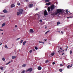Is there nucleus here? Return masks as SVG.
Instances as JSON below:
<instances>
[{
    "instance_id": "nucleus-30",
    "label": "nucleus",
    "mask_w": 73,
    "mask_h": 73,
    "mask_svg": "<svg viewBox=\"0 0 73 73\" xmlns=\"http://www.w3.org/2000/svg\"><path fill=\"white\" fill-rule=\"evenodd\" d=\"M3 61H5V58H3L2 59Z\"/></svg>"
},
{
    "instance_id": "nucleus-59",
    "label": "nucleus",
    "mask_w": 73,
    "mask_h": 73,
    "mask_svg": "<svg viewBox=\"0 0 73 73\" xmlns=\"http://www.w3.org/2000/svg\"><path fill=\"white\" fill-rule=\"evenodd\" d=\"M59 33H60V31H59Z\"/></svg>"
},
{
    "instance_id": "nucleus-28",
    "label": "nucleus",
    "mask_w": 73,
    "mask_h": 73,
    "mask_svg": "<svg viewBox=\"0 0 73 73\" xmlns=\"http://www.w3.org/2000/svg\"><path fill=\"white\" fill-rule=\"evenodd\" d=\"M35 49L36 50H37L38 49V48L36 46L35 47Z\"/></svg>"
},
{
    "instance_id": "nucleus-61",
    "label": "nucleus",
    "mask_w": 73,
    "mask_h": 73,
    "mask_svg": "<svg viewBox=\"0 0 73 73\" xmlns=\"http://www.w3.org/2000/svg\"><path fill=\"white\" fill-rule=\"evenodd\" d=\"M0 20H1V19H0Z\"/></svg>"
},
{
    "instance_id": "nucleus-45",
    "label": "nucleus",
    "mask_w": 73,
    "mask_h": 73,
    "mask_svg": "<svg viewBox=\"0 0 73 73\" xmlns=\"http://www.w3.org/2000/svg\"><path fill=\"white\" fill-rule=\"evenodd\" d=\"M60 50H59L58 51V53H60Z\"/></svg>"
},
{
    "instance_id": "nucleus-12",
    "label": "nucleus",
    "mask_w": 73,
    "mask_h": 73,
    "mask_svg": "<svg viewBox=\"0 0 73 73\" xmlns=\"http://www.w3.org/2000/svg\"><path fill=\"white\" fill-rule=\"evenodd\" d=\"M21 14V13L19 11V12H17V15L18 16L19 15H20V14Z\"/></svg>"
},
{
    "instance_id": "nucleus-52",
    "label": "nucleus",
    "mask_w": 73,
    "mask_h": 73,
    "mask_svg": "<svg viewBox=\"0 0 73 73\" xmlns=\"http://www.w3.org/2000/svg\"><path fill=\"white\" fill-rule=\"evenodd\" d=\"M61 33H62H62H63L62 32V31H61Z\"/></svg>"
},
{
    "instance_id": "nucleus-29",
    "label": "nucleus",
    "mask_w": 73,
    "mask_h": 73,
    "mask_svg": "<svg viewBox=\"0 0 73 73\" xmlns=\"http://www.w3.org/2000/svg\"><path fill=\"white\" fill-rule=\"evenodd\" d=\"M70 54H72V50H70Z\"/></svg>"
},
{
    "instance_id": "nucleus-51",
    "label": "nucleus",
    "mask_w": 73,
    "mask_h": 73,
    "mask_svg": "<svg viewBox=\"0 0 73 73\" xmlns=\"http://www.w3.org/2000/svg\"><path fill=\"white\" fill-rule=\"evenodd\" d=\"M64 53H63L62 54V56H63V55H64Z\"/></svg>"
},
{
    "instance_id": "nucleus-50",
    "label": "nucleus",
    "mask_w": 73,
    "mask_h": 73,
    "mask_svg": "<svg viewBox=\"0 0 73 73\" xmlns=\"http://www.w3.org/2000/svg\"><path fill=\"white\" fill-rule=\"evenodd\" d=\"M17 27V25H15V28H16V27Z\"/></svg>"
},
{
    "instance_id": "nucleus-40",
    "label": "nucleus",
    "mask_w": 73,
    "mask_h": 73,
    "mask_svg": "<svg viewBox=\"0 0 73 73\" xmlns=\"http://www.w3.org/2000/svg\"><path fill=\"white\" fill-rule=\"evenodd\" d=\"M44 41H47V39H45L44 40Z\"/></svg>"
},
{
    "instance_id": "nucleus-32",
    "label": "nucleus",
    "mask_w": 73,
    "mask_h": 73,
    "mask_svg": "<svg viewBox=\"0 0 73 73\" xmlns=\"http://www.w3.org/2000/svg\"><path fill=\"white\" fill-rule=\"evenodd\" d=\"M17 5H20V3H17Z\"/></svg>"
},
{
    "instance_id": "nucleus-33",
    "label": "nucleus",
    "mask_w": 73,
    "mask_h": 73,
    "mask_svg": "<svg viewBox=\"0 0 73 73\" xmlns=\"http://www.w3.org/2000/svg\"><path fill=\"white\" fill-rule=\"evenodd\" d=\"M23 40H21V43H23Z\"/></svg>"
},
{
    "instance_id": "nucleus-13",
    "label": "nucleus",
    "mask_w": 73,
    "mask_h": 73,
    "mask_svg": "<svg viewBox=\"0 0 73 73\" xmlns=\"http://www.w3.org/2000/svg\"><path fill=\"white\" fill-rule=\"evenodd\" d=\"M15 5L13 4L11 5V8H13V7H15Z\"/></svg>"
},
{
    "instance_id": "nucleus-1",
    "label": "nucleus",
    "mask_w": 73,
    "mask_h": 73,
    "mask_svg": "<svg viewBox=\"0 0 73 73\" xmlns=\"http://www.w3.org/2000/svg\"><path fill=\"white\" fill-rule=\"evenodd\" d=\"M56 11L57 12H55L54 13V14L56 15H57L58 13L60 15L62 13V10L61 9H57Z\"/></svg>"
},
{
    "instance_id": "nucleus-39",
    "label": "nucleus",
    "mask_w": 73,
    "mask_h": 73,
    "mask_svg": "<svg viewBox=\"0 0 73 73\" xmlns=\"http://www.w3.org/2000/svg\"><path fill=\"white\" fill-rule=\"evenodd\" d=\"M52 64H53V65H54V64H55V62H53Z\"/></svg>"
},
{
    "instance_id": "nucleus-49",
    "label": "nucleus",
    "mask_w": 73,
    "mask_h": 73,
    "mask_svg": "<svg viewBox=\"0 0 73 73\" xmlns=\"http://www.w3.org/2000/svg\"><path fill=\"white\" fill-rule=\"evenodd\" d=\"M49 32V31H48L47 32H46L48 33V32Z\"/></svg>"
},
{
    "instance_id": "nucleus-20",
    "label": "nucleus",
    "mask_w": 73,
    "mask_h": 73,
    "mask_svg": "<svg viewBox=\"0 0 73 73\" xmlns=\"http://www.w3.org/2000/svg\"><path fill=\"white\" fill-rule=\"evenodd\" d=\"M38 42L39 43H42V44H44V42H43L38 41Z\"/></svg>"
},
{
    "instance_id": "nucleus-23",
    "label": "nucleus",
    "mask_w": 73,
    "mask_h": 73,
    "mask_svg": "<svg viewBox=\"0 0 73 73\" xmlns=\"http://www.w3.org/2000/svg\"><path fill=\"white\" fill-rule=\"evenodd\" d=\"M10 62H11V61H10L9 62L7 63L6 64V65H9V64H10Z\"/></svg>"
},
{
    "instance_id": "nucleus-3",
    "label": "nucleus",
    "mask_w": 73,
    "mask_h": 73,
    "mask_svg": "<svg viewBox=\"0 0 73 73\" xmlns=\"http://www.w3.org/2000/svg\"><path fill=\"white\" fill-rule=\"evenodd\" d=\"M54 5H53L51 6L50 8L52 11L54 9Z\"/></svg>"
},
{
    "instance_id": "nucleus-15",
    "label": "nucleus",
    "mask_w": 73,
    "mask_h": 73,
    "mask_svg": "<svg viewBox=\"0 0 73 73\" xmlns=\"http://www.w3.org/2000/svg\"><path fill=\"white\" fill-rule=\"evenodd\" d=\"M15 58H16V56H13L12 57V59H15Z\"/></svg>"
},
{
    "instance_id": "nucleus-16",
    "label": "nucleus",
    "mask_w": 73,
    "mask_h": 73,
    "mask_svg": "<svg viewBox=\"0 0 73 73\" xmlns=\"http://www.w3.org/2000/svg\"><path fill=\"white\" fill-rule=\"evenodd\" d=\"M5 23H4L1 26L2 27H4V26H5Z\"/></svg>"
},
{
    "instance_id": "nucleus-27",
    "label": "nucleus",
    "mask_w": 73,
    "mask_h": 73,
    "mask_svg": "<svg viewBox=\"0 0 73 73\" xmlns=\"http://www.w3.org/2000/svg\"><path fill=\"white\" fill-rule=\"evenodd\" d=\"M67 19H69V18H72V17H67Z\"/></svg>"
},
{
    "instance_id": "nucleus-34",
    "label": "nucleus",
    "mask_w": 73,
    "mask_h": 73,
    "mask_svg": "<svg viewBox=\"0 0 73 73\" xmlns=\"http://www.w3.org/2000/svg\"><path fill=\"white\" fill-rule=\"evenodd\" d=\"M49 62V61H48V60H46V61L45 62V63H47V62Z\"/></svg>"
},
{
    "instance_id": "nucleus-56",
    "label": "nucleus",
    "mask_w": 73,
    "mask_h": 73,
    "mask_svg": "<svg viewBox=\"0 0 73 73\" xmlns=\"http://www.w3.org/2000/svg\"><path fill=\"white\" fill-rule=\"evenodd\" d=\"M2 35H3V34H4V33H2Z\"/></svg>"
},
{
    "instance_id": "nucleus-26",
    "label": "nucleus",
    "mask_w": 73,
    "mask_h": 73,
    "mask_svg": "<svg viewBox=\"0 0 73 73\" xmlns=\"http://www.w3.org/2000/svg\"><path fill=\"white\" fill-rule=\"evenodd\" d=\"M69 67H70V65H68L67 66V68L68 69H69Z\"/></svg>"
},
{
    "instance_id": "nucleus-47",
    "label": "nucleus",
    "mask_w": 73,
    "mask_h": 73,
    "mask_svg": "<svg viewBox=\"0 0 73 73\" xmlns=\"http://www.w3.org/2000/svg\"><path fill=\"white\" fill-rule=\"evenodd\" d=\"M0 31H3V30H2V29H0Z\"/></svg>"
},
{
    "instance_id": "nucleus-54",
    "label": "nucleus",
    "mask_w": 73,
    "mask_h": 73,
    "mask_svg": "<svg viewBox=\"0 0 73 73\" xmlns=\"http://www.w3.org/2000/svg\"><path fill=\"white\" fill-rule=\"evenodd\" d=\"M60 49H61V50H62V48H60Z\"/></svg>"
},
{
    "instance_id": "nucleus-11",
    "label": "nucleus",
    "mask_w": 73,
    "mask_h": 73,
    "mask_svg": "<svg viewBox=\"0 0 73 73\" xmlns=\"http://www.w3.org/2000/svg\"><path fill=\"white\" fill-rule=\"evenodd\" d=\"M45 5H50V3L49 2V3H46Z\"/></svg>"
},
{
    "instance_id": "nucleus-36",
    "label": "nucleus",
    "mask_w": 73,
    "mask_h": 73,
    "mask_svg": "<svg viewBox=\"0 0 73 73\" xmlns=\"http://www.w3.org/2000/svg\"><path fill=\"white\" fill-rule=\"evenodd\" d=\"M29 52H30V53H32V50H31L29 51Z\"/></svg>"
},
{
    "instance_id": "nucleus-43",
    "label": "nucleus",
    "mask_w": 73,
    "mask_h": 73,
    "mask_svg": "<svg viewBox=\"0 0 73 73\" xmlns=\"http://www.w3.org/2000/svg\"><path fill=\"white\" fill-rule=\"evenodd\" d=\"M2 44H3V43H1L0 44V46L1 45H2Z\"/></svg>"
},
{
    "instance_id": "nucleus-46",
    "label": "nucleus",
    "mask_w": 73,
    "mask_h": 73,
    "mask_svg": "<svg viewBox=\"0 0 73 73\" xmlns=\"http://www.w3.org/2000/svg\"><path fill=\"white\" fill-rule=\"evenodd\" d=\"M25 1H26L27 2L28 1V0H25Z\"/></svg>"
},
{
    "instance_id": "nucleus-57",
    "label": "nucleus",
    "mask_w": 73,
    "mask_h": 73,
    "mask_svg": "<svg viewBox=\"0 0 73 73\" xmlns=\"http://www.w3.org/2000/svg\"><path fill=\"white\" fill-rule=\"evenodd\" d=\"M44 73L43 72H42V73Z\"/></svg>"
},
{
    "instance_id": "nucleus-37",
    "label": "nucleus",
    "mask_w": 73,
    "mask_h": 73,
    "mask_svg": "<svg viewBox=\"0 0 73 73\" xmlns=\"http://www.w3.org/2000/svg\"><path fill=\"white\" fill-rule=\"evenodd\" d=\"M60 66H62V64H60Z\"/></svg>"
},
{
    "instance_id": "nucleus-5",
    "label": "nucleus",
    "mask_w": 73,
    "mask_h": 73,
    "mask_svg": "<svg viewBox=\"0 0 73 73\" xmlns=\"http://www.w3.org/2000/svg\"><path fill=\"white\" fill-rule=\"evenodd\" d=\"M19 12L21 13V14H22V12H23V11H24V10L23 9H19Z\"/></svg>"
},
{
    "instance_id": "nucleus-14",
    "label": "nucleus",
    "mask_w": 73,
    "mask_h": 73,
    "mask_svg": "<svg viewBox=\"0 0 73 73\" xmlns=\"http://www.w3.org/2000/svg\"><path fill=\"white\" fill-rule=\"evenodd\" d=\"M38 70H41V66H39L38 67Z\"/></svg>"
},
{
    "instance_id": "nucleus-10",
    "label": "nucleus",
    "mask_w": 73,
    "mask_h": 73,
    "mask_svg": "<svg viewBox=\"0 0 73 73\" xmlns=\"http://www.w3.org/2000/svg\"><path fill=\"white\" fill-rule=\"evenodd\" d=\"M48 12H49L50 11V8L49 7H48Z\"/></svg>"
},
{
    "instance_id": "nucleus-38",
    "label": "nucleus",
    "mask_w": 73,
    "mask_h": 73,
    "mask_svg": "<svg viewBox=\"0 0 73 73\" xmlns=\"http://www.w3.org/2000/svg\"><path fill=\"white\" fill-rule=\"evenodd\" d=\"M19 39H20V38H18L17 39V40H19Z\"/></svg>"
},
{
    "instance_id": "nucleus-53",
    "label": "nucleus",
    "mask_w": 73,
    "mask_h": 73,
    "mask_svg": "<svg viewBox=\"0 0 73 73\" xmlns=\"http://www.w3.org/2000/svg\"><path fill=\"white\" fill-rule=\"evenodd\" d=\"M47 32H46V33H45V34H46H46H47Z\"/></svg>"
},
{
    "instance_id": "nucleus-60",
    "label": "nucleus",
    "mask_w": 73,
    "mask_h": 73,
    "mask_svg": "<svg viewBox=\"0 0 73 73\" xmlns=\"http://www.w3.org/2000/svg\"><path fill=\"white\" fill-rule=\"evenodd\" d=\"M63 52H64V50H63Z\"/></svg>"
},
{
    "instance_id": "nucleus-18",
    "label": "nucleus",
    "mask_w": 73,
    "mask_h": 73,
    "mask_svg": "<svg viewBox=\"0 0 73 73\" xmlns=\"http://www.w3.org/2000/svg\"><path fill=\"white\" fill-rule=\"evenodd\" d=\"M27 42V41H24L23 43V45H24L25 44V43Z\"/></svg>"
},
{
    "instance_id": "nucleus-17",
    "label": "nucleus",
    "mask_w": 73,
    "mask_h": 73,
    "mask_svg": "<svg viewBox=\"0 0 73 73\" xmlns=\"http://www.w3.org/2000/svg\"><path fill=\"white\" fill-rule=\"evenodd\" d=\"M27 66V64H24L22 65L23 67H25Z\"/></svg>"
},
{
    "instance_id": "nucleus-55",
    "label": "nucleus",
    "mask_w": 73,
    "mask_h": 73,
    "mask_svg": "<svg viewBox=\"0 0 73 73\" xmlns=\"http://www.w3.org/2000/svg\"><path fill=\"white\" fill-rule=\"evenodd\" d=\"M33 50H34V51H35V49H33Z\"/></svg>"
},
{
    "instance_id": "nucleus-19",
    "label": "nucleus",
    "mask_w": 73,
    "mask_h": 73,
    "mask_svg": "<svg viewBox=\"0 0 73 73\" xmlns=\"http://www.w3.org/2000/svg\"><path fill=\"white\" fill-rule=\"evenodd\" d=\"M45 2H49V0H44Z\"/></svg>"
},
{
    "instance_id": "nucleus-21",
    "label": "nucleus",
    "mask_w": 73,
    "mask_h": 73,
    "mask_svg": "<svg viewBox=\"0 0 73 73\" xmlns=\"http://www.w3.org/2000/svg\"><path fill=\"white\" fill-rule=\"evenodd\" d=\"M59 71L60 72H62V69L60 68L59 69Z\"/></svg>"
},
{
    "instance_id": "nucleus-2",
    "label": "nucleus",
    "mask_w": 73,
    "mask_h": 73,
    "mask_svg": "<svg viewBox=\"0 0 73 73\" xmlns=\"http://www.w3.org/2000/svg\"><path fill=\"white\" fill-rule=\"evenodd\" d=\"M33 70V69L32 68L28 69L27 70H26V72H31Z\"/></svg>"
},
{
    "instance_id": "nucleus-8",
    "label": "nucleus",
    "mask_w": 73,
    "mask_h": 73,
    "mask_svg": "<svg viewBox=\"0 0 73 73\" xmlns=\"http://www.w3.org/2000/svg\"><path fill=\"white\" fill-rule=\"evenodd\" d=\"M32 6H33V4H31L29 5V8H32Z\"/></svg>"
},
{
    "instance_id": "nucleus-48",
    "label": "nucleus",
    "mask_w": 73,
    "mask_h": 73,
    "mask_svg": "<svg viewBox=\"0 0 73 73\" xmlns=\"http://www.w3.org/2000/svg\"><path fill=\"white\" fill-rule=\"evenodd\" d=\"M38 8H36V11H37V10H38Z\"/></svg>"
},
{
    "instance_id": "nucleus-58",
    "label": "nucleus",
    "mask_w": 73,
    "mask_h": 73,
    "mask_svg": "<svg viewBox=\"0 0 73 73\" xmlns=\"http://www.w3.org/2000/svg\"><path fill=\"white\" fill-rule=\"evenodd\" d=\"M45 28L46 29V27H45Z\"/></svg>"
},
{
    "instance_id": "nucleus-9",
    "label": "nucleus",
    "mask_w": 73,
    "mask_h": 73,
    "mask_svg": "<svg viewBox=\"0 0 73 73\" xmlns=\"http://www.w3.org/2000/svg\"><path fill=\"white\" fill-rule=\"evenodd\" d=\"M3 11V12L5 13H7V12H8L7 11V10H6V9L4 10Z\"/></svg>"
},
{
    "instance_id": "nucleus-7",
    "label": "nucleus",
    "mask_w": 73,
    "mask_h": 73,
    "mask_svg": "<svg viewBox=\"0 0 73 73\" xmlns=\"http://www.w3.org/2000/svg\"><path fill=\"white\" fill-rule=\"evenodd\" d=\"M64 11L65 12H66V13H67V14H68V13H70V12H69V11H68V10H65Z\"/></svg>"
},
{
    "instance_id": "nucleus-25",
    "label": "nucleus",
    "mask_w": 73,
    "mask_h": 73,
    "mask_svg": "<svg viewBox=\"0 0 73 73\" xmlns=\"http://www.w3.org/2000/svg\"><path fill=\"white\" fill-rule=\"evenodd\" d=\"M60 24V22H58L57 23V25H59Z\"/></svg>"
},
{
    "instance_id": "nucleus-41",
    "label": "nucleus",
    "mask_w": 73,
    "mask_h": 73,
    "mask_svg": "<svg viewBox=\"0 0 73 73\" xmlns=\"http://www.w3.org/2000/svg\"><path fill=\"white\" fill-rule=\"evenodd\" d=\"M73 66V64H71L70 66V67H72V66Z\"/></svg>"
},
{
    "instance_id": "nucleus-24",
    "label": "nucleus",
    "mask_w": 73,
    "mask_h": 73,
    "mask_svg": "<svg viewBox=\"0 0 73 73\" xmlns=\"http://www.w3.org/2000/svg\"><path fill=\"white\" fill-rule=\"evenodd\" d=\"M5 48H6V49L8 48V46H7L6 45H5Z\"/></svg>"
},
{
    "instance_id": "nucleus-4",
    "label": "nucleus",
    "mask_w": 73,
    "mask_h": 73,
    "mask_svg": "<svg viewBox=\"0 0 73 73\" xmlns=\"http://www.w3.org/2000/svg\"><path fill=\"white\" fill-rule=\"evenodd\" d=\"M44 16H46L48 15V12L46 10H45L44 12Z\"/></svg>"
},
{
    "instance_id": "nucleus-31",
    "label": "nucleus",
    "mask_w": 73,
    "mask_h": 73,
    "mask_svg": "<svg viewBox=\"0 0 73 73\" xmlns=\"http://www.w3.org/2000/svg\"><path fill=\"white\" fill-rule=\"evenodd\" d=\"M0 69L1 70H3V67H1Z\"/></svg>"
},
{
    "instance_id": "nucleus-6",
    "label": "nucleus",
    "mask_w": 73,
    "mask_h": 73,
    "mask_svg": "<svg viewBox=\"0 0 73 73\" xmlns=\"http://www.w3.org/2000/svg\"><path fill=\"white\" fill-rule=\"evenodd\" d=\"M29 32L30 33H33L34 31H33V30L32 29H31L29 31Z\"/></svg>"
},
{
    "instance_id": "nucleus-42",
    "label": "nucleus",
    "mask_w": 73,
    "mask_h": 73,
    "mask_svg": "<svg viewBox=\"0 0 73 73\" xmlns=\"http://www.w3.org/2000/svg\"><path fill=\"white\" fill-rule=\"evenodd\" d=\"M40 22H42V20H40Z\"/></svg>"
},
{
    "instance_id": "nucleus-44",
    "label": "nucleus",
    "mask_w": 73,
    "mask_h": 73,
    "mask_svg": "<svg viewBox=\"0 0 73 73\" xmlns=\"http://www.w3.org/2000/svg\"><path fill=\"white\" fill-rule=\"evenodd\" d=\"M67 49H68V46H67L66 49V50H67Z\"/></svg>"
},
{
    "instance_id": "nucleus-22",
    "label": "nucleus",
    "mask_w": 73,
    "mask_h": 73,
    "mask_svg": "<svg viewBox=\"0 0 73 73\" xmlns=\"http://www.w3.org/2000/svg\"><path fill=\"white\" fill-rule=\"evenodd\" d=\"M52 56H54V52H53L52 53H51V54Z\"/></svg>"
},
{
    "instance_id": "nucleus-35",
    "label": "nucleus",
    "mask_w": 73,
    "mask_h": 73,
    "mask_svg": "<svg viewBox=\"0 0 73 73\" xmlns=\"http://www.w3.org/2000/svg\"><path fill=\"white\" fill-rule=\"evenodd\" d=\"M25 72V70L23 71L21 73H24Z\"/></svg>"
}]
</instances>
